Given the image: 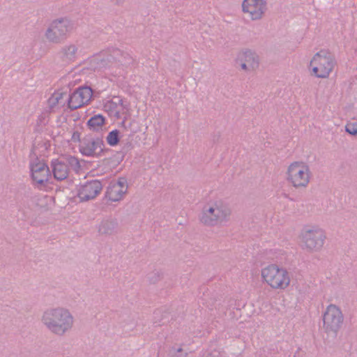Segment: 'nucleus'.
<instances>
[{"instance_id": "obj_1", "label": "nucleus", "mask_w": 357, "mask_h": 357, "mask_svg": "<svg viewBox=\"0 0 357 357\" xmlns=\"http://www.w3.org/2000/svg\"><path fill=\"white\" fill-rule=\"evenodd\" d=\"M43 325L53 335L63 336L74 326V317L70 310L62 307H51L45 309L41 315Z\"/></svg>"}, {"instance_id": "obj_2", "label": "nucleus", "mask_w": 357, "mask_h": 357, "mask_svg": "<svg viewBox=\"0 0 357 357\" xmlns=\"http://www.w3.org/2000/svg\"><path fill=\"white\" fill-rule=\"evenodd\" d=\"M231 215V208L218 201L207 204L203 207L199 220L206 226H220L230 220Z\"/></svg>"}, {"instance_id": "obj_3", "label": "nucleus", "mask_w": 357, "mask_h": 357, "mask_svg": "<svg viewBox=\"0 0 357 357\" xmlns=\"http://www.w3.org/2000/svg\"><path fill=\"white\" fill-rule=\"evenodd\" d=\"M337 62L335 56L326 50L316 53L310 61V66L314 75L319 78H326L333 71Z\"/></svg>"}, {"instance_id": "obj_4", "label": "nucleus", "mask_w": 357, "mask_h": 357, "mask_svg": "<svg viewBox=\"0 0 357 357\" xmlns=\"http://www.w3.org/2000/svg\"><path fill=\"white\" fill-rule=\"evenodd\" d=\"M263 280L273 289H285L290 284L289 272L275 264H270L261 270Z\"/></svg>"}, {"instance_id": "obj_5", "label": "nucleus", "mask_w": 357, "mask_h": 357, "mask_svg": "<svg viewBox=\"0 0 357 357\" xmlns=\"http://www.w3.org/2000/svg\"><path fill=\"white\" fill-rule=\"evenodd\" d=\"M287 180L296 189L305 188L312 176L310 167L303 162H294L287 171Z\"/></svg>"}, {"instance_id": "obj_6", "label": "nucleus", "mask_w": 357, "mask_h": 357, "mask_svg": "<svg viewBox=\"0 0 357 357\" xmlns=\"http://www.w3.org/2000/svg\"><path fill=\"white\" fill-rule=\"evenodd\" d=\"M73 29V23L67 18H60L51 22L45 31L48 42L59 44L63 42Z\"/></svg>"}, {"instance_id": "obj_7", "label": "nucleus", "mask_w": 357, "mask_h": 357, "mask_svg": "<svg viewBox=\"0 0 357 357\" xmlns=\"http://www.w3.org/2000/svg\"><path fill=\"white\" fill-rule=\"evenodd\" d=\"M301 238L303 249L309 252H316L323 247L326 236L323 229L312 227L305 228L301 232Z\"/></svg>"}, {"instance_id": "obj_8", "label": "nucleus", "mask_w": 357, "mask_h": 357, "mask_svg": "<svg viewBox=\"0 0 357 357\" xmlns=\"http://www.w3.org/2000/svg\"><path fill=\"white\" fill-rule=\"evenodd\" d=\"M324 329L328 335L336 337L341 328L344 316L341 310L335 305L331 304L323 315Z\"/></svg>"}, {"instance_id": "obj_9", "label": "nucleus", "mask_w": 357, "mask_h": 357, "mask_svg": "<svg viewBox=\"0 0 357 357\" xmlns=\"http://www.w3.org/2000/svg\"><path fill=\"white\" fill-rule=\"evenodd\" d=\"M267 10V3L265 0H243L242 11L248 14L252 21L262 19Z\"/></svg>"}, {"instance_id": "obj_10", "label": "nucleus", "mask_w": 357, "mask_h": 357, "mask_svg": "<svg viewBox=\"0 0 357 357\" xmlns=\"http://www.w3.org/2000/svg\"><path fill=\"white\" fill-rule=\"evenodd\" d=\"M92 97V89L89 86H80L67 98L68 107L71 110L77 109L87 104Z\"/></svg>"}, {"instance_id": "obj_11", "label": "nucleus", "mask_w": 357, "mask_h": 357, "mask_svg": "<svg viewBox=\"0 0 357 357\" xmlns=\"http://www.w3.org/2000/svg\"><path fill=\"white\" fill-rule=\"evenodd\" d=\"M128 183L125 178H119L117 181L109 183L105 192V198L111 202L122 200L128 192Z\"/></svg>"}, {"instance_id": "obj_12", "label": "nucleus", "mask_w": 357, "mask_h": 357, "mask_svg": "<svg viewBox=\"0 0 357 357\" xmlns=\"http://www.w3.org/2000/svg\"><path fill=\"white\" fill-rule=\"evenodd\" d=\"M103 141L99 137L84 138L79 144L81 153L86 156H99L103 152Z\"/></svg>"}, {"instance_id": "obj_13", "label": "nucleus", "mask_w": 357, "mask_h": 357, "mask_svg": "<svg viewBox=\"0 0 357 357\" xmlns=\"http://www.w3.org/2000/svg\"><path fill=\"white\" fill-rule=\"evenodd\" d=\"M236 63L240 65L242 70L250 72L259 67V59L255 52L247 50L238 54Z\"/></svg>"}, {"instance_id": "obj_14", "label": "nucleus", "mask_w": 357, "mask_h": 357, "mask_svg": "<svg viewBox=\"0 0 357 357\" xmlns=\"http://www.w3.org/2000/svg\"><path fill=\"white\" fill-rule=\"evenodd\" d=\"M102 189V185L98 180L86 182L80 186L78 190V197L82 202L93 199L96 197Z\"/></svg>"}, {"instance_id": "obj_15", "label": "nucleus", "mask_w": 357, "mask_h": 357, "mask_svg": "<svg viewBox=\"0 0 357 357\" xmlns=\"http://www.w3.org/2000/svg\"><path fill=\"white\" fill-rule=\"evenodd\" d=\"M30 167L32 178L36 183L43 184L48 181L50 172L48 166L44 162L36 159L31 163Z\"/></svg>"}, {"instance_id": "obj_16", "label": "nucleus", "mask_w": 357, "mask_h": 357, "mask_svg": "<svg viewBox=\"0 0 357 357\" xmlns=\"http://www.w3.org/2000/svg\"><path fill=\"white\" fill-rule=\"evenodd\" d=\"M52 172L54 177L57 181H63L67 178L69 174L68 162L65 160L56 159L51 163Z\"/></svg>"}, {"instance_id": "obj_17", "label": "nucleus", "mask_w": 357, "mask_h": 357, "mask_svg": "<svg viewBox=\"0 0 357 357\" xmlns=\"http://www.w3.org/2000/svg\"><path fill=\"white\" fill-rule=\"evenodd\" d=\"M104 110L107 112L109 116H114L117 119L121 117V107L126 108L123 105V100L119 97H114L112 100H107L104 104Z\"/></svg>"}, {"instance_id": "obj_18", "label": "nucleus", "mask_w": 357, "mask_h": 357, "mask_svg": "<svg viewBox=\"0 0 357 357\" xmlns=\"http://www.w3.org/2000/svg\"><path fill=\"white\" fill-rule=\"evenodd\" d=\"M77 52L78 47L76 45L68 44L61 49L59 54L63 61L70 63L76 59Z\"/></svg>"}, {"instance_id": "obj_19", "label": "nucleus", "mask_w": 357, "mask_h": 357, "mask_svg": "<svg viewBox=\"0 0 357 357\" xmlns=\"http://www.w3.org/2000/svg\"><path fill=\"white\" fill-rule=\"evenodd\" d=\"M119 224L116 220L107 219L102 220L98 227V232L102 235H112L117 232Z\"/></svg>"}, {"instance_id": "obj_20", "label": "nucleus", "mask_w": 357, "mask_h": 357, "mask_svg": "<svg viewBox=\"0 0 357 357\" xmlns=\"http://www.w3.org/2000/svg\"><path fill=\"white\" fill-rule=\"evenodd\" d=\"M49 107L54 109L56 107H63L67 100V93L62 91H55L47 100Z\"/></svg>"}, {"instance_id": "obj_21", "label": "nucleus", "mask_w": 357, "mask_h": 357, "mask_svg": "<svg viewBox=\"0 0 357 357\" xmlns=\"http://www.w3.org/2000/svg\"><path fill=\"white\" fill-rule=\"evenodd\" d=\"M105 124V118L100 115H95L92 116L87 122L89 129L93 131L102 130Z\"/></svg>"}, {"instance_id": "obj_22", "label": "nucleus", "mask_w": 357, "mask_h": 357, "mask_svg": "<svg viewBox=\"0 0 357 357\" xmlns=\"http://www.w3.org/2000/svg\"><path fill=\"white\" fill-rule=\"evenodd\" d=\"M119 142V131L117 130H112L109 132L107 137V142L110 146H115Z\"/></svg>"}, {"instance_id": "obj_23", "label": "nucleus", "mask_w": 357, "mask_h": 357, "mask_svg": "<svg viewBox=\"0 0 357 357\" xmlns=\"http://www.w3.org/2000/svg\"><path fill=\"white\" fill-rule=\"evenodd\" d=\"M135 121L134 120L128 121L126 119H124L122 123V127L127 132H130L131 134H134L137 132V129L133 128V126L135 124Z\"/></svg>"}, {"instance_id": "obj_24", "label": "nucleus", "mask_w": 357, "mask_h": 357, "mask_svg": "<svg viewBox=\"0 0 357 357\" xmlns=\"http://www.w3.org/2000/svg\"><path fill=\"white\" fill-rule=\"evenodd\" d=\"M346 131L352 135H357V129L354 124H347Z\"/></svg>"}, {"instance_id": "obj_25", "label": "nucleus", "mask_w": 357, "mask_h": 357, "mask_svg": "<svg viewBox=\"0 0 357 357\" xmlns=\"http://www.w3.org/2000/svg\"><path fill=\"white\" fill-rule=\"evenodd\" d=\"M94 61H96L97 63H98V61H100L102 64L100 67H102L105 66V64L106 63L107 61H110V59L109 58L105 59L102 57V55H99L94 59Z\"/></svg>"}, {"instance_id": "obj_26", "label": "nucleus", "mask_w": 357, "mask_h": 357, "mask_svg": "<svg viewBox=\"0 0 357 357\" xmlns=\"http://www.w3.org/2000/svg\"><path fill=\"white\" fill-rule=\"evenodd\" d=\"M109 1L111 3H112L113 4L116 5V6H122L125 2V0H109Z\"/></svg>"}, {"instance_id": "obj_27", "label": "nucleus", "mask_w": 357, "mask_h": 357, "mask_svg": "<svg viewBox=\"0 0 357 357\" xmlns=\"http://www.w3.org/2000/svg\"><path fill=\"white\" fill-rule=\"evenodd\" d=\"M176 351L178 354H177L175 357H188L187 353L182 352V349L179 348Z\"/></svg>"}, {"instance_id": "obj_28", "label": "nucleus", "mask_w": 357, "mask_h": 357, "mask_svg": "<svg viewBox=\"0 0 357 357\" xmlns=\"http://www.w3.org/2000/svg\"><path fill=\"white\" fill-rule=\"evenodd\" d=\"M160 310H157L154 312V319H156L157 318V316L160 315Z\"/></svg>"}, {"instance_id": "obj_29", "label": "nucleus", "mask_w": 357, "mask_h": 357, "mask_svg": "<svg viewBox=\"0 0 357 357\" xmlns=\"http://www.w3.org/2000/svg\"><path fill=\"white\" fill-rule=\"evenodd\" d=\"M113 53L114 56H117L121 53V51L119 50H114Z\"/></svg>"}, {"instance_id": "obj_30", "label": "nucleus", "mask_w": 357, "mask_h": 357, "mask_svg": "<svg viewBox=\"0 0 357 357\" xmlns=\"http://www.w3.org/2000/svg\"><path fill=\"white\" fill-rule=\"evenodd\" d=\"M74 161H75L77 163V160L75 158H70V162H73Z\"/></svg>"}, {"instance_id": "obj_31", "label": "nucleus", "mask_w": 357, "mask_h": 357, "mask_svg": "<svg viewBox=\"0 0 357 357\" xmlns=\"http://www.w3.org/2000/svg\"><path fill=\"white\" fill-rule=\"evenodd\" d=\"M205 357H214L212 354H208Z\"/></svg>"}, {"instance_id": "obj_32", "label": "nucleus", "mask_w": 357, "mask_h": 357, "mask_svg": "<svg viewBox=\"0 0 357 357\" xmlns=\"http://www.w3.org/2000/svg\"><path fill=\"white\" fill-rule=\"evenodd\" d=\"M155 275H157L158 278H160V275L159 273H155Z\"/></svg>"}]
</instances>
